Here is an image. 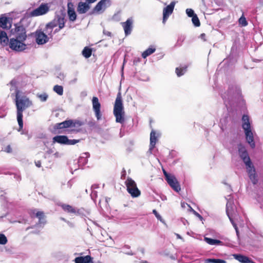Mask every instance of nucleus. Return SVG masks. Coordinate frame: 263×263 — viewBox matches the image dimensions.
Wrapping results in <instances>:
<instances>
[{"label": "nucleus", "instance_id": "1", "mask_svg": "<svg viewBox=\"0 0 263 263\" xmlns=\"http://www.w3.org/2000/svg\"><path fill=\"white\" fill-rule=\"evenodd\" d=\"M15 105L16 107L17 120L20 131L23 127V112L32 105V102L26 96L21 94L19 90L15 91Z\"/></svg>", "mask_w": 263, "mask_h": 263}, {"label": "nucleus", "instance_id": "2", "mask_svg": "<svg viewBox=\"0 0 263 263\" xmlns=\"http://www.w3.org/2000/svg\"><path fill=\"white\" fill-rule=\"evenodd\" d=\"M238 153L240 157L246 164V169L250 179L253 184H256L257 179L255 168L251 161L246 148L241 144L238 145Z\"/></svg>", "mask_w": 263, "mask_h": 263}, {"label": "nucleus", "instance_id": "3", "mask_svg": "<svg viewBox=\"0 0 263 263\" xmlns=\"http://www.w3.org/2000/svg\"><path fill=\"white\" fill-rule=\"evenodd\" d=\"M113 112L116 117V122L123 124L125 120V112L120 92H119L117 94L114 106Z\"/></svg>", "mask_w": 263, "mask_h": 263}, {"label": "nucleus", "instance_id": "4", "mask_svg": "<svg viewBox=\"0 0 263 263\" xmlns=\"http://www.w3.org/2000/svg\"><path fill=\"white\" fill-rule=\"evenodd\" d=\"M22 19L21 21L14 24V27L10 30L11 35L14 36L15 39H19L22 41H25L27 38L26 29L22 24Z\"/></svg>", "mask_w": 263, "mask_h": 263}, {"label": "nucleus", "instance_id": "5", "mask_svg": "<svg viewBox=\"0 0 263 263\" xmlns=\"http://www.w3.org/2000/svg\"><path fill=\"white\" fill-rule=\"evenodd\" d=\"M66 20L63 16H57L54 22H50L47 24L46 27V33H47L48 35L51 37V32L54 27L57 25L59 26V30H61L65 26Z\"/></svg>", "mask_w": 263, "mask_h": 263}, {"label": "nucleus", "instance_id": "6", "mask_svg": "<svg viewBox=\"0 0 263 263\" xmlns=\"http://www.w3.org/2000/svg\"><path fill=\"white\" fill-rule=\"evenodd\" d=\"M226 212L228 216L229 217L230 221L231 222L232 224H233V226L235 228L237 234H238V228L236 226V224L234 222V220L233 219V217H235L236 215V212H237V210L236 209V206L234 204L233 201L230 200V199H229V200L227 202V205H226Z\"/></svg>", "mask_w": 263, "mask_h": 263}, {"label": "nucleus", "instance_id": "7", "mask_svg": "<svg viewBox=\"0 0 263 263\" xmlns=\"http://www.w3.org/2000/svg\"><path fill=\"white\" fill-rule=\"evenodd\" d=\"M125 185L127 191L133 198L139 197L141 194L140 191L138 189L137 184L134 180L130 178H128L125 181Z\"/></svg>", "mask_w": 263, "mask_h": 263}, {"label": "nucleus", "instance_id": "8", "mask_svg": "<svg viewBox=\"0 0 263 263\" xmlns=\"http://www.w3.org/2000/svg\"><path fill=\"white\" fill-rule=\"evenodd\" d=\"M24 41H22L19 39L11 38L9 41V47L12 50L17 51H23L25 50L26 47V45L23 43Z\"/></svg>", "mask_w": 263, "mask_h": 263}, {"label": "nucleus", "instance_id": "9", "mask_svg": "<svg viewBox=\"0 0 263 263\" xmlns=\"http://www.w3.org/2000/svg\"><path fill=\"white\" fill-rule=\"evenodd\" d=\"M79 140H69L66 136H56L53 138V143H58L64 145H74L79 142Z\"/></svg>", "mask_w": 263, "mask_h": 263}, {"label": "nucleus", "instance_id": "10", "mask_svg": "<svg viewBox=\"0 0 263 263\" xmlns=\"http://www.w3.org/2000/svg\"><path fill=\"white\" fill-rule=\"evenodd\" d=\"M49 10L47 4H42L38 8L30 12L29 16H36L46 14Z\"/></svg>", "mask_w": 263, "mask_h": 263}, {"label": "nucleus", "instance_id": "11", "mask_svg": "<svg viewBox=\"0 0 263 263\" xmlns=\"http://www.w3.org/2000/svg\"><path fill=\"white\" fill-rule=\"evenodd\" d=\"M92 108L95 112V116L98 120L101 119L102 114L101 113V104L99 99L96 97H93L92 99Z\"/></svg>", "mask_w": 263, "mask_h": 263}, {"label": "nucleus", "instance_id": "12", "mask_svg": "<svg viewBox=\"0 0 263 263\" xmlns=\"http://www.w3.org/2000/svg\"><path fill=\"white\" fill-rule=\"evenodd\" d=\"M175 2H172L169 5L167 6L163 9L162 20L163 24H164L165 23L170 15L172 14L175 7Z\"/></svg>", "mask_w": 263, "mask_h": 263}, {"label": "nucleus", "instance_id": "13", "mask_svg": "<svg viewBox=\"0 0 263 263\" xmlns=\"http://www.w3.org/2000/svg\"><path fill=\"white\" fill-rule=\"evenodd\" d=\"M35 41L37 44L43 45L49 41V37L42 31L37 30L35 34Z\"/></svg>", "mask_w": 263, "mask_h": 263}, {"label": "nucleus", "instance_id": "14", "mask_svg": "<svg viewBox=\"0 0 263 263\" xmlns=\"http://www.w3.org/2000/svg\"><path fill=\"white\" fill-rule=\"evenodd\" d=\"M159 134H157L154 129L152 130L150 134V144L149 149L148 151V153H149L150 154H152L153 150L155 146L156 142L158 140V137H159Z\"/></svg>", "mask_w": 263, "mask_h": 263}, {"label": "nucleus", "instance_id": "15", "mask_svg": "<svg viewBox=\"0 0 263 263\" xmlns=\"http://www.w3.org/2000/svg\"><path fill=\"white\" fill-rule=\"evenodd\" d=\"M133 19L132 17L128 18L126 22L121 23L124 33L126 36L129 35L133 28Z\"/></svg>", "mask_w": 263, "mask_h": 263}, {"label": "nucleus", "instance_id": "16", "mask_svg": "<svg viewBox=\"0 0 263 263\" xmlns=\"http://www.w3.org/2000/svg\"><path fill=\"white\" fill-rule=\"evenodd\" d=\"M170 186L176 192H179L181 190V187L179 182L174 175L171 176L166 180Z\"/></svg>", "mask_w": 263, "mask_h": 263}, {"label": "nucleus", "instance_id": "17", "mask_svg": "<svg viewBox=\"0 0 263 263\" xmlns=\"http://www.w3.org/2000/svg\"><path fill=\"white\" fill-rule=\"evenodd\" d=\"M108 3V5H110V1L109 0H101L97 5L94 7L91 12L92 13H99L100 12L106 8V4Z\"/></svg>", "mask_w": 263, "mask_h": 263}, {"label": "nucleus", "instance_id": "18", "mask_svg": "<svg viewBox=\"0 0 263 263\" xmlns=\"http://www.w3.org/2000/svg\"><path fill=\"white\" fill-rule=\"evenodd\" d=\"M246 138L248 143L250 144L252 148H254L255 146L254 141L253 134L251 130V127L247 130H244Z\"/></svg>", "mask_w": 263, "mask_h": 263}, {"label": "nucleus", "instance_id": "19", "mask_svg": "<svg viewBox=\"0 0 263 263\" xmlns=\"http://www.w3.org/2000/svg\"><path fill=\"white\" fill-rule=\"evenodd\" d=\"M90 156L89 153H83L81 154L78 159V163L80 167H83L88 162V158Z\"/></svg>", "mask_w": 263, "mask_h": 263}, {"label": "nucleus", "instance_id": "20", "mask_svg": "<svg viewBox=\"0 0 263 263\" xmlns=\"http://www.w3.org/2000/svg\"><path fill=\"white\" fill-rule=\"evenodd\" d=\"M59 205L62 207L65 212L68 213L74 214L79 213V210L71 206L70 205L60 203L59 204Z\"/></svg>", "mask_w": 263, "mask_h": 263}, {"label": "nucleus", "instance_id": "21", "mask_svg": "<svg viewBox=\"0 0 263 263\" xmlns=\"http://www.w3.org/2000/svg\"><path fill=\"white\" fill-rule=\"evenodd\" d=\"M90 9V6L88 3L80 2L78 4L77 11L80 14H84L87 12Z\"/></svg>", "mask_w": 263, "mask_h": 263}, {"label": "nucleus", "instance_id": "22", "mask_svg": "<svg viewBox=\"0 0 263 263\" xmlns=\"http://www.w3.org/2000/svg\"><path fill=\"white\" fill-rule=\"evenodd\" d=\"M73 123V120H66L61 123H57L55 124L54 128V129H63L71 127Z\"/></svg>", "mask_w": 263, "mask_h": 263}, {"label": "nucleus", "instance_id": "23", "mask_svg": "<svg viewBox=\"0 0 263 263\" xmlns=\"http://www.w3.org/2000/svg\"><path fill=\"white\" fill-rule=\"evenodd\" d=\"M234 258L241 263H252L253 261L248 257L241 254H234L233 255Z\"/></svg>", "mask_w": 263, "mask_h": 263}, {"label": "nucleus", "instance_id": "24", "mask_svg": "<svg viewBox=\"0 0 263 263\" xmlns=\"http://www.w3.org/2000/svg\"><path fill=\"white\" fill-rule=\"evenodd\" d=\"M11 26L10 18L6 16L0 17V27L3 29L9 28Z\"/></svg>", "mask_w": 263, "mask_h": 263}, {"label": "nucleus", "instance_id": "25", "mask_svg": "<svg viewBox=\"0 0 263 263\" xmlns=\"http://www.w3.org/2000/svg\"><path fill=\"white\" fill-rule=\"evenodd\" d=\"M242 127L243 130L251 128V124L249 121V117L248 115H244L242 117Z\"/></svg>", "mask_w": 263, "mask_h": 263}, {"label": "nucleus", "instance_id": "26", "mask_svg": "<svg viewBox=\"0 0 263 263\" xmlns=\"http://www.w3.org/2000/svg\"><path fill=\"white\" fill-rule=\"evenodd\" d=\"M9 41L7 33L4 31L0 30V43L3 46L8 44Z\"/></svg>", "mask_w": 263, "mask_h": 263}, {"label": "nucleus", "instance_id": "27", "mask_svg": "<svg viewBox=\"0 0 263 263\" xmlns=\"http://www.w3.org/2000/svg\"><path fill=\"white\" fill-rule=\"evenodd\" d=\"M204 240L205 241L210 245H222V242L218 239H214L208 237H204Z\"/></svg>", "mask_w": 263, "mask_h": 263}, {"label": "nucleus", "instance_id": "28", "mask_svg": "<svg viewBox=\"0 0 263 263\" xmlns=\"http://www.w3.org/2000/svg\"><path fill=\"white\" fill-rule=\"evenodd\" d=\"M82 55L85 58H89L92 53V49L88 47H85L82 51Z\"/></svg>", "mask_w": 263, "mask_h": 263}, {"label": "nucleus", "instance_id": "29", "mask_svg": "<svg viewBox=\"0 0 263 263\" xmlns=\"http://www.w3.org/2000/svg\"><path fill=\"white\" fill-rule=\"evenodd\" d=\"M67 13L69 19L71 22H74L77 18V14L74 10H68Z\"/></svg>", "mask_w": 263, "mask_h": 263}, {"label": "nucleus", "instance_id": "30", "mask_svg": "<svg viewBox=\"0 0 263 263\" xmlns=\"http://www.w3.org/2000/svg\"><path fill=\"white\" fill-rule=\"evenodd\" d=\"M36 216L39 218V224H43V225L46 223V221L45 220L44 217V213L42 212H37L36 213Z\"/></svg>", "mask_w": 263, "mask_h": 263}, {"label": "nucleus", "instance_id": "31", "mask_svg": "<svg viewBox=\"0 0 263 263\" xmlns=\"http://www.w3.org/2000/svg\"><path fill=\"white\" fill-rule=\"evenodd\" d=\"M187 69V66H184L182 67H177L176 68V73L178 77H180L184 74V73L186 72Z\"/></svg>", "mask_w": 263, "mask_h": 263}, {"label": "nucleus", "instance_id": "32", "mask_svg": "<svg viewBox=\"0 0 263 263\" xmlns=\"http://www.w3.org/2000/svg\"><path fill=\"white\" fill-rule=\"evenodd\" d=\"M155 50V48H148L142 53V56L143 58H146L147 57L154 53Z\"/></svg>", "mask_w": 263, "mask_h": 263}, {"label": "nucleus", "instance_id": "33", "mask_svg": "<svg viewBox=\"0 0 263 263\" xmlns=\"http://www.w3.org/2000/svg\"><path fill=\"white\" fill-rule=\"evenodd\" d=\"M185 39V35H182V34L179 35L178 36V40L177 41L175 46H178V47L181 46L182 45Z\"/></svg>", "mask_w": 263, "mask_h": 263}, {"label": "nucleus", "instance_id": "34", "mask_svg": "<svg viewBox=\"0 0 263 263\" xmlns=\"http://www.w3.org/2000/svg\"><path fill=\"white\" fill-rule=\"evenodd\" d=\"M53 90L60 96L62 95L63 93V88L60 85H55L53 87Z\"/></svg>", "mask_w": 263, "mask_h": 263}, {"label": "nucleus", "instance_id": "35", "mask_svg": "<svg viewBox=\"0 0 263 263\" xmlns=\"http://www.w3.org/2000/svg\"><path fill=\"white\" fill-rule=\"evenodd\" d=\"M192 21L195 27H199L200 25L199 20L197 15L193 16L192 18Z\"/></svg>", "mask_w": 263, "mask_h": 263}, {"label": "nucleus", "instance_id": "36", "mask_svg": "<svg viewBox=\"0 0 263 263\" xmlns=\"http://www.w3.org/2000/svg\"><path fill=\"white\" fill-rule=\"evenodd\" d=\"M84 124V122L78 120H73V123L71 127H80Z\"/></svg>", "mask_w": 263, "mask_h": 263}, {"label": "nucleus", "instance_id": "37", "mask_svg": "<svg viewBox=\"0 0 263 263\" xmlns=\"http://www.w3.org/2000/svg\"><path fill=\"white\" fill-rule=\"evenodd\" d=\"M8 240L5 235L3 234L0 233V244L5 245L7 243Z\"/></svg>", "mask_w": 263, "mask_h": 263}, {"label": "nucleus", "instance_id": "38", "mask_svg": "<svg viewBox=\"0 0 263 263\" xmlns=\"http://www.w3.org/2000/svg\"><path fill=\"white\" fill-rule=\"evenodd\" d=\"M239 23L242 26H246L248 25L247 21L243 15L239 18Z\"/></svg>", "mask_w": 263, "mask_h": 263}, {"label": "nucleus", "instance_id": "39", "mask_svg": "<svg viewBox=\"0 0 263 263\" xmlns=\"http://www.w3.org/2000/svg\"><path fill=\"white\" fill-rule=\"evenodd\" d=\"M37 97L40 98V100L42 102H45L48 98V95L46 93H44L40 95H37Z\"/></svg>", "mask_w": 263, "mask_h": 263}, {"label": "nucleus", "instance_id": "40", "mask_svg": "<svg viewBox=\"0 0 263 263\" xmlns=\"http://www.w3.org/2000/svg\"><path fill=\"white\" fill-rule=\"evenodd\" d=\"M208 260L211 263H226L224 260L220 259H209Z\"/></svg>", "mask_w": 263, "mask_h": 263}, {"label": "nucleus", "instance_id": "41", "mask_svg": "<svg viewBox=\"0 0 263 263\" xmlns=\"http://www.w3.org/2000/svg\"><path fill=\"white\" fill-rule=\"evenodd\" d=\"M186 13L189 17H193V16L196 15V14H195L194 10L190 8H187L186 9Z\"/></svg>", "mask_w": 263, "mask_h": 263}, {"label": "nucleus", "instance_id": "42", "mask_svg": "<svg viewBox=\"0 0 263 263\" xmlns=\"http://www.w3.org/2000/svg\"><path fill=\"white\" fill-rule=\"evenodd\" d=\"M153 213L155 215L156 218L162 223H164V220L162 218L161 215L157 212L156 210H153Z\"/></svg>", "mask_w": 263, "mask_h": 263}, {"label": "nucleus", "instance_id": "43", "mask_svg": "<svg viewBox=\"0 0 263 263\" xmlns=\"http://www.w3.org/2000/svg\"><path fill=\"white\" fill-rule=\"evenodd\" d=\"M190 212H192L196 217H198L201 220H202V217L196 211H195L191 206H190Z\"/></svg>", "mask_w": 263, "mask_h": 263}, {"label": "nucleus", "instance_id": "44", "mask_svg": "<svg viewBox=\"0 0 263 263\" xmlns=\"http://www.w3.org/2000/svg\"><path fill=\"white\" fill-rule=\"evenodd\" d=\"M76 263H84L85 257H78L75 258Z\"/></svg>", "mask_w": 263, "mask_h": 263}, {"label": "nucleus", "instance_id": "45", "mask_svg": "<svg viewBox=\"0 0 263 263\" xmlns=\"http://www.w3.org/2000/svg\"><path fill=\"white\" fill-rule=\"evenodd\" d=\"M68 10H74V5L71 2V0H68L67 4Z\"/></svg>", "mask_w": 263, "mask_h": 263}, {"label": "nucleus", "instance_id": "46", "mask_svg": "<svg viewBox=\"0 0 263 263\" xmlns=\"http://www.w3.org/2000/svg\"><path fill=\"white\" fill-rule=\"evenodd\" d=\"M84 263H93L91 257L89 255L85 256Z\"/></svg>", "mask_w": 263, "mask_h": 263}, {"label": "nucleus", "instance_id": "47", "mask_svg": "<svg viewBox=\"0 0 263 263\" xmlns=\"http://www.w3.org/2000/svg\"><path fill=\"white\" fill-rule=\"evenodd\" d=\"M54 151L52 149H48L45 153V155H44V158H47L48 157H49V155L53 153Z\"/></svg>", "mask_w": 263, "mask_h": 263}, {"label": "nucleus", "instance_id": "48", "mask_svg": "<svg viewBox=\"0 0 263 263\" xmlns=\"http://www.w3.org/2000/svg\"><path fill=\"white\" fill-rule=\"evenodd\" d=\"M88 125L90 127H95L96 126V123L93 120L89 121L88 122Z\"/></svg>", "mask_w": 263, "mask_h": 263}, {"label": "nucleus", "instance_id": "49", "mask_svg": "<svg viewBox=\"0 0 263 263\" xmlns=\"http://www.w3.org/2000/svg\"><path fill=\"white\" fill-rule=\"evenodd\" d=\"M6 173H8L7 174H11L8 172H6ZM14 175V178H15L17 180L20 181L21 179V176L18 174H12Z\"/></svg>", "mask_w": 263, "mask_h": 263}, {"label": "nucleus", "instance_id": "50", "mask_svg": "<svg viewBox=\"0 0 263 263\" xmlns=\"http://www.w3.org/2000/svg\"><path fill=\"white\" fill-rule=\"evenodd\" d=\"M91 197L93 200H95L97 196V192L94 190L91 191V193L90 194Z\"/></svg>", "mask_w": 263, "mask_h": 263}, {"label": "nucleus", "instance_id": "51", "mask_svg": "<svg viewBox=\"0 0 263 263\" xmlns=\"http://www.w3.org/2000/svg\"><path fill=\"white\" fill-rule=\"evenodd\" d=\"M163 173L165 176V180H167L168 178L173 175L172 174L167 173L164 169H163Z\"/></svg>", "mask_w": 263, "mask_h": 263}, {"label": "nucleus", "instance_id": "52", "mask_svg": "<svg viewBox=\"0 0 263 263\" xmlns=\"http://www.w3.org/2000/svg\"><path fill=\"white\" fill-rule=\"evenodd\" d=\"M103 33L104 35H107L108 36H110V37H111V35H112V34L110 32L107 31L105 29L103 30Z\"/></svg>", "mask_w": 263, "mask_h": 263}, {"label": "nucleus", "instance_id": "53", "mask_svg": "<svg viewBox=\"0 0 263 263\" xmlns=\"http://www.w3.org/2000/svg\"><path fill=\"white\" fill-rule=\"evenodd\" d=\"M181 205L182 208H185L186 206H187L190 209V206H191L190 204H188L187 203H186L184 202H182L181 203Z\"/></svg>", "mask_w": 263, "mask_h": 263}, {"label": "nucleus", "instance_id": "54", "mask_svg": "<svg viewBox=\"0 0 263 263\" xmlns=\"http://www.w3.org/2000/svg\"><path fill=\"white\" fill-rule=\"evenodd\" d=\"M87 91H83L81 92V96L82 97H85L86 96H87Z\"/></svg>", "mask_w": 263, "mask_h": 263}, {"label": "nucleus", "instance_id": "55", "mask_svg": "<svg viewBox=\"0 0 263 263\" xmlns=\"http://www.w3.org/2000/svg\"><path fill=\"white\" fill-rule=\"evenodd\" d=\"M6 151L7 152V153H10L12 151V149H11V148L10 147V145H8L7 146L6 148Z\"/></svg>", "mask_w": 263, "mask_h": 263}, {"label": "nucleus", "instance_id": "56", "mask_svg": "<svg viewBox=\"0 0 263 263\" xmlns=\"http://www.w3.org/2000/svg\"><path fill=\"white\" fill-rule=\"evenodd\" d=\"M0 174H4L5 175H7L8 173H6L3 168L0 167Z\"/></svg>", "mask_w": 263, "mask_h": 263}, {"label": "nucleus", "instance_id": "57", "mask_svg": "<svg viewBox=\"0 0 263 263\" xmlns=\"http://www.w3.org/2000/svg\"><path fill=\"white\" fill-rule=\"evenodd\" d=\"M35 165L38 167H40L41 166V162L40 161H38L37 162H35Z\"/></svg>", "mask_w": 263, "mask_h": 263}, {"label": "nucleus", "instance_id": "58", "mask_svg": "<svg viewBox=\"0 0 263 263\" xmlns=\"http://www.w3.org/2000/svg\"><path fill=\"white\" fill-rule=\"evenodd\" d=\"M99 186L97 184H93L92 186H91V190H94L95 189H97L98 188Z\"/></svg>", "mask_w": 263, "mask_h": 263}, {"label": "nucleus", "instance_id": "59", "mask_svg": "<svg viewBox=\"0 0 263 263\" xmlns=\"http://www.w3.org/2000/svg\"><path fill=\"white\" fill-rule=\"evenodd\" d=\"M59 78H60L61 80H63L64 79V75L62 73H60L59 76L58 77Z\"/></svg>", "mask_w": 263, "mask_h": 263}, {"label": "nucleus", "instance_id": "60", "mask_svg": "<svg viewBox=\"0 0 263 263\" xmlns=\"http://www.w3.org/2000/svg\"><path fill=\"white\" fill-rule=\"evenodd\" d=\"M205 34L204 33H202L201 35H200V37L201 39H202L204 41H205Z\"/></svg>", "mask_w": 263, "mask_h": 263}, {"label": "nucleus", "instance_id": "61", "mask_svg": "<svg viewBox=\"0 0 263 263\" xmlns=\"http://www.w3.org/2000/svg\"><path fill=\"white\" fill-rule=\"evenodd\" d=\"M124 135V133L122 132V128H121L120 129V134H119V136L120 137H122Z\"/></svg>", "mask_w": 263, "mask_h": 263}, {"label": "nucleus", "instance_id": "62", "mask_svg": "<svg viewBox=\"0 0 263 263\" xmlns=\"http://www.w3.org/2000/svg\"><path fill=\"white\" fill-rule=\"evenodd\" d=\"M53 156L55 158H58V157H59L60 155L58 152H55L53 154Z\"/></svg>", "mask_w": 263, "mask_h": 263}, {"label": "nucleus", "instance_id": "63", "mask_svg": "<svg viewBox=\"0 0 263 263\" xmlns=\"http://www.w3.org/2000/svg\"><path fill=\"white\" fill-rule=\"evenodd\" d=\"M86 2H87L88 4H91L94 2H95L97 0H86Z\"/></svg>", "mask_w": 263, "mask_h": 263}, {"label": "nucleus", "instance_id": "64", "mask_svg": "<svg viewBox=\"0 0 263 263\" xmlns=\"http://www.w3.org/2000/svg\"><path fill=\"white\" fill-rule=\"evenodd\" d=\"M139 250L142 253L143 255L144 254V249L141 248L139 249Z\"/></svg>", "mask_w": 263, "mask_h": 263}]
</instances>
